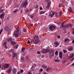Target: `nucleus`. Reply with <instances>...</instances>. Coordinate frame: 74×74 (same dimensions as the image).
Segmentation results:
<instances>
[{"label":"nucleus","instance_id":"nucleus-1","mask_svg":"<svg viewBox=\"0 0 74 74\" xmlns=\"http://www.w3.org/2000/svg\"><path fill=\"white\" fill-rule=\"evenodd\" d=\"M19 27H18L17 28L16 31H15V33L14 34V36L16 38H17V37H18L19 36H21V33L19 34Z\"/></svg>","mask_w":74,"mask_h":74},{"label":"nucleus","instance_id":"nucleus-2","mask_svg":"<svg viewBox=\"0 0 74 74\" xmlns=\"http://www.w3.org/2000/svg\"><path fill=\"white\" fill-rule=\"evenodd\" d=\"M8 67H9V65L8 64H5L3 65L2 67V69L5 70L8 68Z\"/></svg>","mask_w":74,"mask_h":74},{"label":"nucleus","instance_id":"nucleus-3","mask_svg":"<svg viewBox=\"0 0 74 74\" xmlns=\"http://www.w3.org/2000/svg\"><path fill=\"white\" fill-rule=\"evenodd\" d=\"M27 1V0H25V1L23 3L22 6H23V8H26V7H27V6L28 5Z\"/></svg>","mask_w":74,"mask_h":74},{"label":"nucleus","instance_id":"nucleus-4","mask_svg":"<svg viewBox=\"0 0 74 74\" xmlns=\"http://www.w3.org/2000/svg\"><path fill=\"white\" fill-rule=\"evenodd\" d=\"M49 50L48 49H43L41 51V53H47L48 52H49Z\"/></svg>","mask_w":74,"mask_h":74},{"label":"nucleus","instance_id":"nucleus-5","mask_svg":"<svg viewBox=\"0 0 74 74\" xmlns=\"http://www.w3.org/2000/svg\"><path fill=\"white\" fill-rule=\"evenodd\" d=\"M49 29L51 31H53L56 29V26L53 25H51L49 27Z\"/></svg>","mask_w":74,"mask_h":74},{"label":"nucleus","instance_id":"nucleus-6","mask_svg":"<svg viewBox=\"0 0 74 74\" xmlns=\"http://www.w3.org/2000/svg\"><path fill=\"white\" fill-rule=\"evenodd\" d=\"M33 42L34 44H38V42H40V40L39 39H34L33 40Z\"/></svg>","mask_w":74,"mask_h":74},{"label":"nucleus","instance_id":"nucleus-7","mask_svg":"<svg viewBox=\"0 0 74 74\" xmlns=\"http://www.w3.org/2000/svg\"><path fill=\"white\" fill-rule=\"evenodd\" d=\"M12 71V67H10L8 68V69L6 71V72L8 73V74H10Z\"/></svg>","mask_w":74,"mask_h":74},{"label":"nucleus","instance_id":"nucleus-8","mask_svg":"<svg viewBox=\"0 0 74 74\" xmlns=\"http://www.w3.org/2000/svg\"><path fill=\"white\" fill-rule=\"evenodd\" d=\"M4 15H5V13L4 12H3L0 15V18L1 19H4Z\"/></svg>","mask_w":74,"mask_h":74},{"label":"nucleus","instance_id":"nucleus-9","mask_svg":"<svg viewBox=\"0 0 74 74\" xmlns=\"http://www.w3.org/2000/svg\"><path fill=\"white\" fill-rule=\"evenodd\" d=\"M63 52L62 51H60L59 53V57L60 59H62V57H63Z\"/></svg>","mask_w":74,"mask_h":74},{"label":"nucleus","instance_id":"nucleus-10","mask_svg":"<svg viewBox=\"0 0 74 74\" xmlns=\"http://www.w3.org/2000/svg\"><path fill=\"white\" fill-rule=\"evenodd\" d=\"M68 49L69 51H72L74 49V48L73 47L71 46H69L68 47Z\"/></svg>","mask_w":74,"mask_h":74},{"label":"nucleus","instance_id":"nucleus-11","mask_svg":"<svg viewBox=\"0 0 74 74\" xmlns=\"http://www.w3.org/2000/svg\"><path fill=\"white\" fill-rule=\"evenodd\" d=\"M53 50H52L51 51V52H52V54L51 55H50L49 56V58H52V56H54V53H55L54 52H53Z\"/></svg>","mask_w":74,"mask_h":74},{"label":"nucleus","instance_id":"nucleus-12","mask_svg":"<svg viewBox=\"0 0 74 74\" xmlns=\"http://www.w3.org/2000/svg\"><path fill=\"white\" fill-rule=\"evenodd\" d=\"M4 29L5 31H7L8 30H9V27L7 25L5 26V27H4Z\"/></svg>","mask_w":74,"mask_h":74},{"label":"nucleus","instance_id":"nucleus-13","mask_svg":"<svg viewBox=\"0 0 74 74\" xmlns=\"http://www.w3.org/2000/svg\"><path fill=\"white\" fill-rule=\"evenodd\" d=\"M39 38V37H38V36L37 35H35L34 37V40H38Z\"/></svg>","mask_w":74,"mask_h":74},{"label":"nucleus","instance_id":"nucleus-14","mask_svg":"<svg viewBox=\"0 0 74 74\" xmlns=\"http://www.w3.org/2000/svg\"><path fill=\"white\" fill-rule=\"evenodd\" d=\"M12 71L13 72V74H16V69L14 68L12 70Z\"/></svg>","mask_w":74,"mask_h":74},{"label":"nucleus","instance_id":"nucleus-15","mask_svg":"<svg viewBox=\"0 0 74 74\" xmlns=\"http://www.w3.org/2000/svg\"><path fill=\"white\" fill-rule=\"evenodd\" d=\"M59 42H56L54 43V44L56 45V47H57L59 45Z\"/></svg>","mask_w":74,"mask_h":74},{"label":"nucleus","instance_id":"nucleus-16","mask_svg":"<svg viewBox=\"0 0 74 74\" xmlns=\"http://www.w3.org/2000/svg\"><path fill=\"white\" fill-rule=\"evenodd\" d=\"M12 38L11 37H9L8 39V42H11L12 41Z\"/></svg>","mask_w":74,"mask_h":74},{"label":"nucleus","instance_id":"nucleus-17","mask_svg":"<svg viewBox=\"0 0 74 74\" xmlns=\"http://www.w3.org/2000/svg\"><path fill=\"white\" fill-rule=\"evenodd\" d=\"M48 3L47 6L46 7L47 9H48V8H50L49 6H50V3L49 2H48Z\"/></svg>","mask_w":74,"mask_h":74},{"label":"nucleus","instance_id":"nucleus-18","mask_svg":"<svg viewBox=\"0 0 74 74\" xmlns=\"http://www.w3.org/2000/svg\"><path fill=\"white\" fill-rule=\"evenodd\" d=\"M74 56V54L73 53H70L69 54V58H72Z\"/></svg>","mask_w":74,"mask_h":74},{"label":"nucleus","instance_id":"nucleus-19","mask_svg":"<svg viewBox=\"0 0 74 74\" xmlns=\"http://www.w3.org/2000/svg\"><path fill=\"white\" fill-rule=\"evenodd\" d=\"M68 11L69 12H72V8H71L70 7L68 9Z\"/></svg>","mask_w":74,"mask_h":74},{"label":"nucleus","instance_id":"nucleus-20","mask_svg":"<svg viewBox=\"0 0 74 74\" xmlns=\"http://www.w3.org/2000/svg\"><path fill=\"white\" fill-rule=\"evenodd\" d=\"M47 68V66H46V65L45 64H43L42 66V68L43 69H46Z\"/></svg>","mask_w":74,"mask_h":74},{"label":"nucleus","instance_id":"nucleus-21","mask_svg":"<svg viewBox=\"0 0 74 74\" xmlns=\"http://www.w3.org/2000/svg\"><path fill=\"white\" fill-rule=\"evenodd\" d=\"M45 12V11H42L40 12V15H41V14H44Z\"/></svg>","mask_w":74,"mask_h":74},{"label":"nucleus","instance_id":"nucleus-22","mask_svg":"<svg viewBox=\"0 0 74 74\" xmlns=\"http://www.w3.org/2000/svg\"><path fill=\"white\" fill-rule=\"evenodd\" d=\"M49 14V16L50 17H51V18H52V16H53L54 15V13H53L52 14H51V13H50Z\"/></svg>","mask_w":74,"mask_h":74},{"label":"nucleus","instance_id":"nucleus-23","mask_svg":"<svg viewBox=\"0 0 74 74\" xmlns=\"http://www.w3.org/2000/svg\"><path fill=\"white\" fill-rule=\"evenodd\" d=\"M11 43L12 44H16V43L14 42L13 41H12Z\"/></svg>","mask_w":74,"mask_h":74},{"label":"nucleus","instance_id":"nucleus-24","mask_svg":"<svg viewBox=\"0 0 74 74\" xmlns=\"http://www.w3.org/2000/svg\"><path fill=\"white\" fill-rule=\"evenodd\" d=\"M17 53H16L15 54H13V58H15V56H16L17 55Z\"/></svg>","mask_w":74,"mask_h":74},{"label":"nucleus","instance_id":"nucleus-25","mask_svg":"<svg viewBox=\"0 0 74 74\" xmlns=\"http://www.w3.org/2000/svg\"><path fill=\"white\" fill-rule=\"evenodd\" d=\"M25 49V47H23L21 49V51L22 52H24V50Z\"/></svg>","mask_w":74,"mask_h":74},{"label":"nucleus","instance_id":"nucleus-26","mask_svg":"<svg viewBox=\"0 0 74 74\" xmlns=\"http://www.w3.org/2000/svg\"><path fill=\"white\" fill-rule=\"evenodd\" d=\"M68 27H72L73 26V24H68Z\"/></svg>","mask_w":74,"mask_h":74},{"label":"nucleus","instance_id":"nucleus-27","mask_svg":"<svg viewBox=\"0 0 74 74\" xmlns=\"http://www.w3.org/2000/svg\"><path fill=\"white\" fill-rule=\"evenodd\" d=\"M64 27L66 29V28H67V27H69V26L68 24L65 25L64 26Z\"/></svg>","mask_w":74,"mask_h":74},{"label":"nucleus","instance_id":"nucleus-28","mask_svg":"<svg viewBox=\"0 0 74 74\" xmlns=\"http://www.w3.org/2000/svg\"><path fill=\"white\" fill-rule=\"evenodd\" d=\"M70 41V40H69V38H66L64 40L65 42H66V41Z\"/></svg>","mask_w":74,"mask_h":74},{"label":"nucleus","instance_id":"nucleus-29","mask_svg":"<svg viewBox=\"0 0 74 74\" xmlns=\"http://www.w3.org/2000/svg\"><path fill=\"white\" fill-rule=\"evenodd\" d=\"M18 11V10L17 9H15L14 11H13V12L14 13H15L16 12Z\"/></svg>","mask_w":74,"mask_h":74},{"label":"nucleus","instance_id":"nucleus-30","mask_svg":"<svg viewBox=\"0 0 74 74\" xmlns=\"http://www.w3.org/2000/svg\"><path fill=\"white\" fill-rule=\"evenodd\" d=\"M63 52L64 53H67V51H66V50H63Z\"/></svg>","mask_w":74,"mask_h":74},{"label":"nucleus","instance_id":"nucleus-31","mask_svg":"<svg viewBox=\"0 0 74 74\" xmlns=\"http://www.w3.org/2000/svg\"><path fill=\"white\" fill-rule=\"evenodd\" d=\"M3 28H2L1 29V31H0V35H1V33H2V32H3Z\"/></svg>","mask_w":74,"mask_h":74},{"label":"nucleus","instance_id":"nucleus-32","mask_svg":"<svg viewBox=\"0 0 74 74\" xmlns=\"http://www.w3.org/2000/svg\"><path fill=\"white\" fill-rule=\"evenodd\" d=\"M13 51H14L13 50L11 49L9 51V52H10V53H12V52H13Z\"/></svg>","mask_w":74,"mask_h":74},{"label":"nucleus","instance_id":"nucleus-33","mask_svg":"<svg viewBox=\"0 0 74 74\" xmlns=\"http://www.w3.org/2000/svg\"><path fill=\"white\" fill-rule=\"evenodd\" d=\"M20 14H22V13L23 12V10L20 9Z\"/></svg>","mask_w":74,"mask_h":74},{"label":"nucleus","instance_id":"nucleus-34","mask_svg":"<svg viewBox=\"0 0 74 74\" xmlns=\"http://www.w3.org/2000/svg\"><path fill=\"white\" fill-rule=\"evenodd\" d=\"M61 26L62 27H64V24H63V23H62L61 24Z\"/></svg>","mask_w":74,"mask_h":74},{"label":"nucleus","instance_id":"nucleus-35","mask_svg":"<svg viewBox=\"0 0 74 74\" xmlns=\"http://www.w3.org/2000/svg\"><path fill=\"white\" fill-rule=\"evenodd\" d=\"M29 59V57L28 56H27L26 58V60L27 61L28 60V59Z\"/></svg>","mask_w":74,"mask_h":74},{"label":"nucleus","instance_id":"nucleus-36","mask_svg":"<svg viewBox=\"0 0 74 74\" xmlns=\"http://www.w3.org/2000/svg\"><path fill=\"white\" fill-rule=\"evenodd\" d=\"M29 16L30 17V18H32V19H33V17H34V15H30Z\"/></svg>","mask_w":74,"mask_h":74},{"label":"nucleus","instance_id":"nucleus-37","mask_svg":"<svg viewBox=\"0 0 74 74\" xmlns=\"http://www.w3.org/2000/svg\"><path fill=\"white\" fill-rule=\"evenodd\" d=\"M6 44H7V42H5L3 43V45H4V46H6Z\"/></svg>","mask_w":74,"mask_h":74},{"label":"nucleus","instance_id":"nucleus-38","mask_svg":"<svg viewBox=\"0 0 74 74\" xmlns=\"http://www.w3.org/2000/svg\"><path fill=\"white\" fill-rule=\"evenodd\" d=\"M66 33V30L65 29H64V30L63 32V34H65Z\"/></svg>","mask_w":74,"mask_h":74},{"label":"nucleus","instance_id":"nucleus-39","mask_svg":"<svg viewBox=\"0 0 74 74\" xmlns=\"http://www.w3.org/2000/svg\"><path fill=\"white\" fill-rule=\"evenodd\" d=\"M27 31V30L26 29H24L23 31L24 32H25L26 33Z\"/></svg>","mask_w":74,"mask_h":74},{"label":"nucleus","instance_id":"nucleus-40","mask_svg":"<svg viewBox=\"0 0 74 74\" xmlns=\"http://www.w3.org/2000/svg\"><path fill=\"white\" fill-rule=\"evenodd\" d=\"M66 62V60H63L62 61V63H65Z\"/></svg>","mask_w":74,"mask_h":74},{"label":"nucleus","instance_id":"nucleus-41","mask_svg":"<svg viewBox=\"0 0 74 74\" xmlns=\"http://www.w3.org/2000/svg\"><path fill=\"white\" fill-rule=\"evenodd\" d=\"M58 51H56L55 53V54L56 55H58Z\"/></svg>","mask_w":74,"mask_h":74},{"label":"nucleus","instance_id":"nucleus-42","mask_svg":"<svg viewBox=\"0 0 74 74\" xmlns=\"http://www.w3.org/2000/svg\"><path fill=\"white\" fill-rule=\"evenodd\" d=\"M38 8V5H36L35 6V8Z\"/></svg>","mask_w":74,"mask_h":74},{"label":"nucleus","instance_id":"nucleus-43","mask_svg":"<svg viewBox=\"0 0 74 74\" xmlns=\"http://www.w3.org/2000/svg\"><path fill=\"white\" fill-rule=\"evenodd\" d=\"M55 17L56 18H59V16L56 14L55 15Z\"/></svg>","mask_w":74,"mask_h":74},{"label":"nucleus","instance_id":"nucleus-44","mask_svg":"<svg viewBox=\"0 0 74 74\" xmlns=\"http://www.w3.org/2000/svg\"><path fill=\"white\" fill-rule=\"evenodd\" d=\"M18 46H19V45H16V49H17V48H18Z\"/></svg>","mask_w":74,"mask_h":74},{"label":"nucleus","instance_id":"nucleus-45","mask_svg":"<svg viewBox=\"0 0 74 74\" xmlns=\"http://www.w3.org/2000/svg\"><path fill=\"white\" fill-rule=\"evenodd\" d=\"M20 72L21 73H22L23 72V69H21L20 70Z\"/></svg>","mask_w":74,"mask_h":74},{"label":"nucleus","instance_id":"nucleus-46","mask_svg":"<svg viewBox=\"0 0 74 74\" xmlns=\"http://www.w3.org/2000/svg\"><path fill=\"white\" fill-rule=\"evenodd\" d=\"M23 55H25V54H26V51L25 52H23Z\"/></svg>","mask_w":74,"mask_h":74},{"label":"nucleus","instance_id":"nucleus-47","mask_svg":"<svg viewBox=\"0 0 74 74\" xmlns=\"http://www.w3.org/2000/svg\"><path fill=\"white\" fill-rule=\"evenodd\" d=\"M60 14L61 15H62V11H61L60 12Z\"/></svg>","mask_w":74,"mask_h":74},{"label":"nucleus","instance_id":"nucleus-48","mask_svg":"<svg viewBox=\"0 0 74 74\" xmlns=\"http://www.w3.org/2000/svg\"><path fill=\"white\" fill-rule=\"evenodd\" d=\"M37 53L38 54H40L41 53L40 51H37Z\"/></svg>","mask_w":74,"mask_h":74},{"label":"nucleus","instance_id":"nucleus-49","mask_svg":"<svg viewBox=\"0 0 74 74\" xmlns=\"http://www.w3.org/2000/svg\"><path fill=\"white\" fill-rule=\"evenodd\" d=\"M27 44H29L30 43V40H28L27 42Z\"/></svg>","mask_w":74,"mask_h":74},{"label":"nucleus","instance_id":"nucleus-50","mask_svg":"<svg viewBox=\"0 0 74 74\" xmlns=\"http://www.w3.org/2000/svg\"><path fill=\"white\" fill-rule=\"evenodd\" d=\"M43 71V69H41L40 70V72H42Z\"/></svg>","mask_w":74,"mask_h":74},{"label":"nucleus","instance_id":"nucleus-51","mask_svg":"<svg viewBox=\"0 0 74 74\" xmlns=\"http://www.w3.org/2000/svg\"><path fill=\"white\" fill-rule=\"evenodd\" d=\"M5 49H7L8 47L7 45L5 46Z\"/></svg>","mask_w":74,"mask_h":74},{"label":"nucleus","instance_id":"nucleus-52","mask_svg":"<svg viewBox=\"0 0 74 74\" xmlns=\"http://www.w3.org/2000/svg\"><path fill=\"white\" fill-rule=\"evenodd\" d=\"M55 62H59V60H55Z\"/></svg>","mask_w":74,"mask_h":74},{"label":"nucleus","instance_id":"nucleus-53","mask_svg":"<svg viewBox=\"0 0 74 74\" xmlns=\"http://www.w3.org/2000/svg\"><path fill=\"white\" fill-rule=\"evenodd\" d=\"M30 26H33V24L32 23H30Z\"/></svg>","mask_w":74,"mask_h":74},{"label":"nucleus","instance_id":"nucleus-54","mask_svg":"<svg viewBox=\"0 0 74 74\" xmlns=\"http://www.w3.org/2000/svg\"><path fill=\"white\" fill-rule=\"evenodd\" d=\"M74 60H73V58H72L70 62H73Z\"/></svg>","mask_w":74,"mask_h":74},{"label":"nucleus","instance_id":"nucleus-55","mask_svg":"<svg viewBox=\"0 0 74 74\" xmlns=\"http://www.w3.org/2000/svg\"><path fill=\"white\" fill-rule=\"evenodd\" d=\"M71 34H74V30L73 31H72Z\"/></svg>","mask_w":74,"mask_h":74},{"label":"nucleus","instance_id":"nucleus-56","mask_svg":"<svg viewBox=\"0 0 74 74\" xmlns=\"http://www.w3.org/2000/svg\"><path fill=\"white\" fill-rule=\"evenodd\" d=\"M57 38H60V36H57Z\"/></svg>","mask_w":74,"mask_h":74},{"label":"nucleus","instance_id":"nucleus-57","mask_svg":"<svg viewBox=\"0 0 74 74\" xmlns=\"http://www.w3.org/2000/svg\"><path fill=\"white\" fill-rule=\"evenodd\" d=\"M46 70L47 71H49V68H47L46 69Z\"/></svg>","mask_w":74,"mask_h":74},{"label":"nucleus","instance_id":"nucleus-58","mask_svg":"<svg viewBox=\"0 0 74 74\" xmlns=\"http://www.w3.org/2000/svg\"><path fill=\"white\" fill-rule=\"evenodd\" d=\"M3 9H1V10L0 11V12H3Z\"/></svg>","mask_w":74,"mask_h":74},{"label":"nucleus","instance_id":"nucleus-59","mask_svg":"<svg viewBox=\"0 0 74 74\" xmlns=\"http://www.w3.org/2000/svg\"><path fill=\"white\" fill-rule=\"evenodd\" d=\"M39 9L40 10H42V7H40Z\"/></svg>","mask_w":74,"mask_h":74},{"label":"nucleus","instance_id":"nucleus-60","mask_svg":"<svg viewBox=\"0 0 74 74\" xmlns=\"http://www.w3.org/2000/svg\"><path fill=\"white\" fill-rule=\"evenodd\" d=\"M61 4H62L61 3H60L59 4V6L60 7H61Z\"/></svg>","mask_w":74,"mask_h":74},{"label":"nucleus","instance_id":"nucleus-61","mask_svg":"<svg viewBox=\"0 0 74 74\" xmlns=\"http://www.w3.org/2000/svg\"><path fill=\"white\" fill-rule=\"evenodd\" d=\"M52 53V52H51H51H49V54L51 55Z\"/></svg>","mask_w":74,"mask_h":74},{"label":"nucleus","instance_id":"nucleus-62","mask_svg":"<svg viewBox=\"0 0 74 74\" xmlns=\"http://www.w3.org/2000/svg\"><path fill=\"white\" fill-rule=\"evenodd\" d=\"M21 60H23V57H21Z\"/></svg>","mask_w":74,"mask_h":74},{"label":"nucleus","instance_id":"nucleus-63","mask_svg":"<svg viewBox=\"0 0 74 74\" xmlns=\"http://www.w3.org/2000/svg\"><path fill=\"white\" fill-rule=\"evenodd\" d=\"M72 43H73V44L74 43V40H73L72 41Z\"/></svg>","mask_w":74,"mask_h":74},{"label":"nucleus","instance_id":"nucleus-64","mask_svg":"<svg viewBox=\"0 0 74 74\" xmlns=\"http://www.w3.org/2000/svg\"><path fill=\"white\" fill-rule=\"evenodd\" d=\"M74 65V63L71 65V66H73Z\"/></svg>","mask_w":74,"mask_h":74}]
</instances>
